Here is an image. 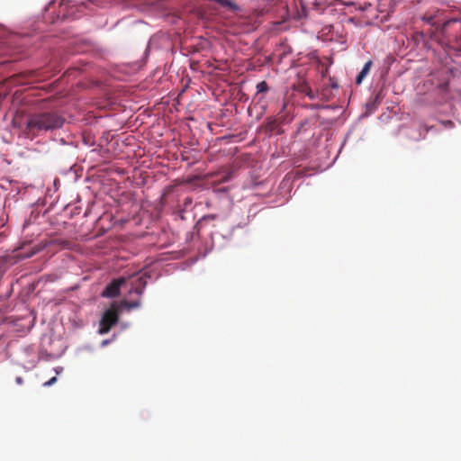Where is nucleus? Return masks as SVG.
I'll return each instance as SVG.
<instances>
[{"label":"nucleus","instance_id":"nucleus-12","mask_svg":"<svg viewBox=\"0 0 461 461\" xmlns=\"http://www.w3.org/2000/svg\"><path fill=\"white\" fill-rule=\"evenodd\" d=\"M423 20L428 22V23H431L432 20H433V17L432 16L424 15Z\"/></svg>","mask_w":461,"mask_h":461},{"label":"nucleus","instance_id":"nucleus-3","mask_svg":"<svg viewBox=\"0 0 461 461\" xmlns=\"http://www.w3.org/2000/svg\"><path fill=\"white\" fill-rule=\"evenodd\" d=\"M125 282L123 277L114 279L102 292V296L105 298H113L120 294L122 285Z\"/></svg>","mask_w":461,"mask_h":461},{"label":"nucleus","instance_id":"nucleus-13","mask_svg":"<svg viewBox=\"0 0 461 461\" xmlns=\"http://www.w3.org/2000/svg\"><path fill=\"white\" fill-rule=\"evenodd\" d=\"M330 86L332 88H338V84L336 82H333L331 79H330Z\"/></svg>","mask_w":461,"mask_h":461},{"label":"nucleus","instance_id":"nucleus-8","mask_svg":"<svg viewBox=\"0 0 461 461\" xmlns=\"http://www.w3.org/2000/svg\"><path fill=\"white\" fill-rule=\"evenodd\" d=\"M257 94L267 93L269 89L268 85L266 81L259 82L257 86Z\"/></svg>","mask_w":461,"mask_h":461},{"label":"nucleus","instance_id":"nucleus-11","mask_svg":"<svg viewBox=\"0 0 461 461\" xmlns=\"http://www.w3.org/2000/svg\"><path fill=\"white\" fill-rule=\"evenodd\" d=\"M307 96L310 98V99H314L315 98V95H313L312 91V90H309L307 93H306Z\"/></svg>","mask_w":461,"mask_h":461},{"label":"nucleus","instance_id":"nucleus-4","mask_svg":"<svg viewBox=\"0 0 461 461\" xmlns=\"http://www.w3.org/2000/svg\"><path fill=\"white\" fill-rule=\"evenodd\" d=\"M33 75H34V71H31L28 73H22V74L14 76L9 80L11 83L15 84V85H23V84L27 83L25 81V79H27L28 77H30Z\"/></svg>","mask_w":461,"mask_h":461},{"label":"nucleus","instance_id":"nucleus-14","mask_svg":"<svg viewBox=\"0 0 461 461\" xmlns=\"http://www.w3.org/2000/svg\"><path fill=\"white\" fill-rule=\"evenodd\" d=\"M215 218H216V216L212 214V215L205 216L203 219H212V220H213Z\"/></svg>","mask_w":461,"mask_h":461},{"label":"nucleus","instance_id":"nucleus-2","mask_svg":"<svg viewBox=\"0 0 461 461\" xmlns=\"http://www.w3.org/2000/svg\"><path fill=\"white\" fill-rule=\"evenodd\" d=\"M118 321L119 312L115 304H113L111 308L104 312L99 322L98 332L102 335L108 333L112 327L117 324Z\"/></svg>","mask_w":461,"mask_h":461},{"label":"nucleus","instance_id":"nucleus-5","mask_svg":"<svg viewBox=\"0 0 461 461\" xmlns=\"http://www.w3.org/2000/svg\"><path fill=\"white\" fill-rule=\"evenodd\" d=\"M372 67V61L371 60H368L363 67L362 70L360 71V73L357 75V78H356V83L357 85H360L363 81V79L366 77V76L369 73L370 71V68Z\"/></svg>","mask_w":461,"mask_h":461},{"label":"nucleus","instance_id":"nucleus-15","mask_svg":"<svg viewBox=\"0 0 461 461\" xmlns=\"http://www.w3.org/2000/svg\"><path fill=\"white\" fill-rule=\"evenodd\" d=\"M456 19H452V20L447 21L445 24H446V25H448V24H450V23H456Z\"/></svg>","mask_w":461,"mask_h":461},{"label":"nucleus","instance_id":"nucleus-9","mask_svg":"<svg viewBox=\"0 0 461 461\" xmlns=\"http://www.w3.org/2000/svg\"><path fill=\"white\" fill-rule=\"evenodd\" d=\"M56 381H57V377L54 376V377L50 378L49 381L45 382L43 384V385L44 386H50V385L54 384L56 383Z\"/></svg>","mask_w":461,"mask_h":461},{"label":"nucleus","instance_id":"nucleus-10","mask_svg":"<svg viewBox=\"0 0 461 461\" xmlns=\"http://www.w3.org/2000/svg\"><path fill=\"white\" fill-rule=\"evenodd\" d=\"M15 382H16V384H17L21 385V384H23V377H21V376H17V377L15 378Z\"/></svg>","mask_w":461,"mask_h":461},{"label":"nucleus","instance_id":"nucleus-7","mask_svg":"<svg viewBox=\"0 0 461 461\" xmlns=\"http://www.w3.org/2000/svg\"><path fill=\"white\" fill-rule=\"evenodd\" d=\"M122 306L125 307L128 310H131V309L140 307V301H133V302L122 301Z\"/></svg>","mask_w":461,"mask_h":461},{"label":"nucleus","instance_id":"nucleus-16","mask_svg":"<svg viewBox=\"0 0 461 461\" xmlns=\"http://www.w3.org/2000/svg\"><path fill=\"white\" fill-rule=\"evenodd\" d=\"M55 371H56V374H59V372H60V371H59V370H58V369H55Z\"/></svg>","mask_w":461,"mask_h":461},{"label":"nucleus","instance_id":"nucleus-1","mask_svg":"<svg viewBox=\"0 0 461 461\" xmlns=\"http://www.w3.org/2000/svg\"><path fill=\"white\" fill-rule=\"evenodd\" d=\"M65 120L56 112H42L32 114L26 123L27 130L32 134L52 131L62 127Z\"/></svg>","mask_w":461,"mask_h":461},{"label":"nucleus","instance_id":"nucleus-6","mask_svg":"<svg viewBox=\"0 0 461 461\" xmlns=\"http://www.w3.org/2000/svg\"><path fill=\"white\" fill-rule=\"evenodd\" d=\"M146 284H147V282H146L145 276H138L136 279L134 292L138 294H141L143 292V289L146 286Z\"/></svg>","mask_w":461,"mask_h":461}]
</instances>
